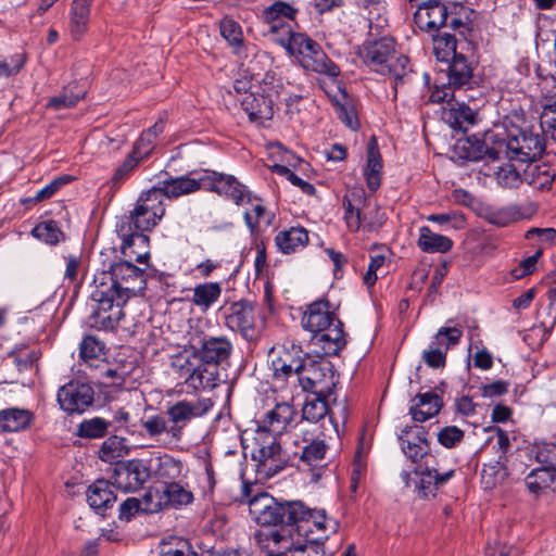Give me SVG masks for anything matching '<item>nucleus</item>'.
Segmentation results:
<instances>
[{
	"instance_id": "1",
	"label": "nucleus",
	"mask_w": 556,
	"mask_h": 556,
	"mask_svg": "<svg viewBox=\"0 0 556 556\" xmlns=\"http://www.w3.org/2000/svg\"><path fill=\"white\" fill-rule=\"evenodd\" d=\"M116 250L106 249L100 253L101 267L93 275L91 283V300L108 303L116 301L117 305H125L132 296L141 294L147 286L142 269L130 262H116Z\"/></svg>"
},
{
	"instance_id": "2",
	"label": "nucleus",
	"mask_w": 556,
	"mask_h": 556,
	"mask_svg": "<svg viewBox=\"0 0 556 556\" xmlns=\"http://www.w3.org/2000/svg\"><path fill=\"white\" fill-rule=\"evenodd\" d=\"M357 55L370 71L393 79L394 97L413 79L409 59L397 51L396 40L390 35L368 34Z\"/></svg>"
},
{
	"instance_id": "3",
	"label": "nucleus",
	"mask_w": 556,
	"mask_h": 556,
	"mask_svg": "<svg viewBox=\"0 0 556 556\" xmlns=\"http://www.w3.org/2000/svg\"><path fill=\"white\" fill-rule=\"evenodd\" d=\"M301 324L312 332V343L319 346L324 355H337L346 344L343 323L330 311L328 301L311 303Z\"/></svg>"
},
{
	"instance_id": "4",
	"label": "nucleus",
	"mask_w": 556,
	"mask_h": 556,
	"mask_svg": "<svg viewBox=\"0 0 556 556\" xmlns=\"http://www.w3.org/2000/svg\"><path fill=\"white\" fill-rule=\"evenodd\" d=\"M252 79L256 85L250 86L252 90L243 96L241 105L250 119L268 121L274 116L275 108H279L283 94V83L270 71L262 77L260 74L252 73Z\"/></svg>"
},
{
	"instance_id": "5",
	"label": "nucleus",
	"mask_w": 556,
	"mask_h": 556,
	"mask_svg": "<svg viewBox=\"0 0 556 556\" xmlns=\"http://www.w3.org/2000/svg\"><path fill=\"white\" fill-rule=\"evenodd\" d=\"M283 49L294 55L301 66L307 71L336 77L340 74L339 67L327 56L319 43L307 35L296 33Z\"/></svg>"
},
{
	"instance_id": "6",
	"label": "nucleus",
	"mask_w": 556,
	"mask_h": 556,
	"mask_svg": "<svg viewBox=\"0 0 556 556\" xmlns=\"http://www.w3.org/2000/svg\"><path fill=\"white\" fill-rule=\"evenodd\" d=\"M299 13V8L293 3L275 1L261 13L262 23L266 26V36L280 47L290 43L296 34L289 22H293Z\"/></svg>"
},
{
	"instance_id": "7",
	"label": "nucleus",
	"mask_w": 556,
	"mask_h": 556,
	"mask_svg": "<svg viewBox=\"0 0 556 556\" xmlns=\"http://www.w3.org/2000/svg\"><path fill=\"white\" fill-rule=\"evenodd\" d=\"M263 536L266 541L273 542V547L291 553L292 556H328L321 544L303 539L299 532L288 527L261 530L255 534L261 542H263Z\"/></svg>"
},
{
	"instance_id": "8",
	"label": "nucleus",
	"mask_w": 556,
	"mask_h": 556,
	"mask_svg": "<svg viewBox=\"0 0 556 556\" xmlns=\"http://www.w3.org/2000/svg\"><path fill=\"white\" fill-rule=\"evenodd\" d=\"M188 336L192 356L200 362L217 367L230 358L233 348L226 337H206L198 329L190 331Z\"/></svg>"
},
{
	"instance_id": "9",
	"label": "nucleus",
	"mask_w": 556,
	"mask_h": 556,
	"mask_svg": "<svg viewBox=\"0 0 556 556\" xmlns=\"http://www.w3.org/2000/svg\"><path fill=\"white\" fill-rule=\"evenodd\" d=\"M298 381L305 392L318 396H330L337 378L330 362L306 358L302 370L299 371Z\"/></svg>"
},
{
	"instance_id": "10",
	"label": "nucleus",
	"mask_w": 556,
	"mask_h": 556,
	"mask_svg": "<svg viewBox=\"0 0 556 556\" xmlns=\"http://www.w3.org/2000/svg\"><path fill=\"white\" fill-rule=\"evenodd\" d=\"M258 447L253 451L252 457L256 462V471L263 478H271L282 471L288 462L289 455L282 450L277 437L266 434L260 438L256 433Z\"/></svg>"
},
{
	"instance_id": "11",
	"label": "nucleus",
	"mask_w": 556,
	"mask_h": 556,
	"mask_svg": "<svg viewBox=\"0 0 556 556\" xmlns=\"http://www.w3.org/2000/svg\"><path fill=\"white\" fill-rule=\"evenodd\" d=\"M165 206L164 193L153 187L140 194L135 208L130 212V220L138 231H150L163 218Z\"/></svg>"
},
{
	"instance_id": "12",
	"label": "nucleus",
	"mask_w": 556,
	"mask_h": 556,
	"mask_svg": "<svg viewBox=\"0 0 556 556\" xmlns=\"http://www.w3.org/2000/svg\"><path fill=\"white\" fill-rule=\"evenodd\" d=\"M213 407L210 399H198L194 401L181 400L169 406L166 410L169 426V437L176 442L182 438L184 428L193 418L204 416Z\"/></svg>"
},
{
	"instance_id": "13",
	"label": "nucleus",
	"mask_w": 556,
	"mask_h": 556,
	"mask_svg": "<svg viewBox=\"0 0 556 556\" xmlns=\"http://www.w3.org/2000/svg\"><path fill=\"white\" fill-rule=\"evenodd\" d=\"M318 427L303 430L300 459L303 465L307 466L312 470V480L317 482L321 476V469L325 465L326 454L329 445L327 444L325 437L319 433L315 435Z\"/></svg>"
},
{
	"instance_id": "14",
	"label": "nucleus",
	"mask_w": 556,
	"mask_h": 556,
	"mask_svg": "<svg viewBox=\"0 0 556 556\" xmlns=\"http://www.w3.org/2000/svg\"><path fill=\"white\" fill-rule=\"evenodd\" d=\"M173 366L177 368L179 377L185 380L186 384L193 390L216 387L218 370L213 365L201 362V364L194 366L189 358H184L175 361Z\"/></svg>"
},
{
	"instance_id": "15",
	"label": "nucleus",
	"mask_w": 556,
	"mask_h": 556,
	"mask_svg": "<svg viewBox=\"0 0 556 556\" xmlns=\"http://www.w3.org/2000/svg\"><path fill=\"white\" fill-rule=\"evenodd\" d=\"M150 478V470L141 459L118 464L112 476V484L123 492L139 490Z\"/></svg>"
},
{
	"instance_id": "16",
	"label": "nucleus",
	"mask_w": 556,
	"mask_h": 556,
	"mask_svg": "<svg viewBox=\"0 0 556 556\" xmlns=\"http://www.w3.org/2000/svg\"><path fill=\"white\" fill-rule=\"evenodd\" d=\"M94 392L88 383L71 381L58 392L61 408L68 413H84L93 403Z\"/></svg>"
},
{
	"instance_id": "17",
	"label": "nucleus",
	"mask_w": 556,
	"mask_h": 556,
	"mask_svg": "<svg viewBox=\"0 0 556 556\" xmlns=\"http://www.w3.org/2000/svg\"><path fill=\"white\" fill-rule=\"evenodd\" d=\"M536 212L532 203L527 205L510 204L507 206L483 205L479 210V216L497 227H505L511 223L531 217Z\"/></svg>"
},
{
	"instance_id": "18",
	"label": "nucleus",
	"mask_w": 556,
	"mask_h": 556,
	"mask_svg": "<svg viewBox=\"0 0 556 556\" xmlns=\"http://www.w3.org/2000/svg\"><path fill=\"white\" fill-rule=\"evenodd\" d=\"M409 1L416 3L417 10L414 14V22L420 30L437 31L447 25V9L439 0Z\"/></svg>"
},
{
	"instance_id": "19",
	"label": "nucleus",
	"mask_w": 556,
	"mask_h": 556,
	"mask_svg": "<svg viewBox=\"0 0 556 556\" xmlns=\"http://www.w3.org/2000/svg\"><path fill=\"white\" fill-rule=\"evenodd\" d=\"M296 415V410L291 404L277 403L260 421L256 432L260 438L266 434L277 437L294 425Z\"/></svg>"
},
{
	"instance_id": "20",
	"label": "nucleus",
	"mask_w": 556,
	"mask_h": 556,
	"mask_svg": "<svg viewBox=\"0 0 556 556\" xmlns=\"http://www.w3.org/2000/svg\"><path fill=\"white\" fill-rule=\"evenodd\" d=\"M249 514L261 526H276L283 520L282 503L267 493H260L249 501Z\"/></svg>"
},
{
	"instance_id": "21",
	"label": "nucleus",
	"mask_w": 556,
	"mask_h": 556,
	"mask_svg": "<svg viewBox=\"0 0 556 556\" xmlns=\"http://www.w3.org/2000/svg\"><path fill=\"white\" fill-rule=\"evenodd\" d=\"M455 473L453 468L443 470L440 466H426L425 469H415L414 486L420 497L434 495L435 491L444 485Z\"/></svg>"
},
{
	"instance_id": "22",
	"label": "nucleus",
	"mask_w": 556,
	"mask_h": 556,
	"mask_svg": "<svg viewBox=\"0 0 556 556\" xmlns=\"http://www.w3.org/2000/svg\"><path fill=\"white\" fill-rule=\"evenodd\" d=\"M450 157L459 164L483 159L495 161L500 159V151L496 149V144L489 147L486 141H456L451 148Z\"/></svg>"
},
{
	"instance_id": "23",
	"label": "nucleus",
	"mask_w": 556,
	"mask_h": 556,
	"mask_svg": "<svg viewBox=\"0 0 556 556\" xmlns=\"http://www.w3.org/2000/svg\"><path fill=\"white\" fill-rule=\"evenodd\" d=\"M510 161L534 163L544 152L545 141H492Z\"/></svg>"
},
{
	"instance_id": "24",
	"label": "nucleus",
	"mask_w": 556,
	"mask_h": 556,
	"mask_svg": "<svg viewBox=\"0 0 556 556\" xmlns=\"http://www.w3.org/2000/svg\"><path fill=\"white\" fill-rule=\"evenodd\" d=\"M226 326L232 331H239L244 338L252 336L254 329V305L249 301H238L225 311Z\"/></svg>"
},
{
	"instance_id": "25",
	"label": "nucleus",
	"mask_w": 556,
	"mask_h": 556,
	"mask_svg": "<svg viewBox=\"0 0 556 556\" xmlns=\"http://www.w3.org/2000/svg\"><path fill=\"white\" fill-rule=\"evenodd\" d=\"M92 301L97 303V307L88 318L89 326L97 330H114L124 317V305H117L116 301L111 302L110 299L108 303L100 300Z\"/></svg>"
},
{
	"instance_id": "26",
	"label": "nucleus",
	"mask_w": 556,
	"mask_h": 556,
	"mask_svg": "<svg viewBox=\"0 0 556 556\" xmlns=\"http://www.w3.org/2000/svg\"><path fill=\"white\" fill-rule=\"evenodd\" d=\"M300 352L295 346H292L291 350L283 348L276 352L273 351L271 368L276 379L285 380L293 374L299 377V371L302 370L306 362Z\"/></svg>"
},
{
	"instance_id": "27",
	"label": "nucleus",
	"mask_w": 556,
	"mask_h": 556,
	"mask_svg": "<svg viewBox=\"0 0 556 556\" xmlns=\"http://www.w3.org/2000/svg\"><path fill=\"white\" fill-rule=\"evenodd\" d=\"M399 441L403 453L413 463L418 462L428 453L429 444L422 427L413 426L402 430Z\"/></svg>"
},
{
	"instance_id": "28",
	"label": "nucleus",
	"mask_w": 556,
	"mask_h": 556,
	"mask_svg": "<svg viewBox=\"0 0 556 556\" xmlns=\"http://www.w3.org/2000/svg\"><path fill=\"white\" fill-rule=\"evenodd\" d=\"M39 358V351L27 345H16L4 358L2 368L9 369L14 366L15 370L5 379V382L14 383L17 381V375L31 368Z\"/></svg>"
},
{
	"instance_id": "29",
	"label": "nucleus",
	"mask_w": 556,
	"mask_h": 556,
	"mask_svg": "<svg viewBox=\"0 0 556 556\" xmlns=\"http://www.w3.org/2000/svg\"><path fill=\"white\" fill-rule=\"evenodd\" d=\"M383 167V160L377 141H369L366 149L363 176L367 188L372 192L377 191L381 186Z\"/></svg>"
},
{
	"instance_id": "30",
	"label": "nucleus",
	"mask_w": 556,
	"mask_h": 556,
	"mask_svg": "<svg viewBox=\"0 0 556 556\" xmlns=\"http://www.w3.org/2000/svg\"><path fill=\"white\" fill-rule=\"evenodd\" d=\"M154 149L152 141H136L131 152L125 159L123 164L115 170L112 177L113 187L119 186L129 175V173L146 159Z\"/></svg>"
},
{
	"instance_id": "31",
	"label": "nucleus",
	"mask_w": 556,
	"mask_h": 556,
	"mask_svg": "<svg viewBox=\"0 0 556 556\" xmlns=\"http://www.w3.org/2000/svg\"><path fill=\"white\" fill-rule=\"evenodd\" d=\"M415 404L409 408L413 419L425 422L439 414L442 408V399L434 392L419 393L414 399Z\"/></svg>"
},
{
	"instance_id": "32",
	"label": "nucleus",
	"mask_w": 556,
	"mask_h": 556,
	"mask_svg": "<svg viewBox=\"0 0 556 556\" xmlns=\"http://www.w3.org/2000/svg\"><path fill=\"white\" fill-rule=\"evenodd\" d=\"M443 121L456 131L466 134L477 124V113L465 103H456L443 111Z\"/></svg>"
},
{
	"instance_id": "33",
	"label": "nucleus",
	"mask_w": 556,
	"mask_h": 556,
	"mask_svg": "<svg viewBox=\"0 0 556 556\" xmlns=\"http://www.w3.org/2000/svg\"><path fill=\"white\" fill-rule=\"evenodd\" d=\"M308 240V232L305 228L290 227L276 235L275 244L281 253L291 254L303 250Z\"/></svg>"
},
{
	"instance_id": "34",
	"label": "nucleus",
	"mask_w": 556,
	"mask_h": 556,
	"mask_svg": "<svg viewBox=\"0 0 556 556\" xmlns=\"http://www.w3.org/2000/svg\"><path fill=\"white\" fill-rule=\"evenodd\" d=\"M368 21V34L380 35L389 26L386 3L382 0H357Z\"/></svg>"
},
{
	"instance_id": "35",
	"label": "nucleus",
	"mask_w": 556,
	"mask_h": 556,
	"mask_svg": "<svg viewBox=\"0 0 556 556\" xmlns=\"http://www.w3.org/2000/svg\"><path fill=\"white\" fill-rule=\"evenodd\" d=\"M34 414L25 408L10 407L0 410V431L20 432L26 430L34 421Z\"/></svg>"
},
{
	"instance_id": "36",
	"label": "nucleus",
	"mask_w": 556,
	"mask_h": 556,
	"mask_svg": "<svg viewBox=\"0 0 556 556\" xmlns=\"http://www.w3.org/2000/svg\"><path fill=\"white\" fill-rule=\"evenodd\" d=\"M91 5L87 3L73 2L68 12V30L75 41H80L89 29Z\"/></svg>"
},
{
	"instance_id": "37",
	"label": "nucleus",
	"mask_w": 556,
	"mask_h": 556,
	"mask_svg": "<svg viewBox=\"0 0 556 556\" xmlns=\"http://www.w3.org/2000/svg\"><path fill=\"white\" fill-rule=\"evenodd\" d=\"M201 182L198 179L188 176L169 177L159 182V189L164 193V201L166 199L178 198L185 194L192 193L199 190Z\"/></svg>"
},
{
	"instance_id": "38",
	"label": "nucleus",
	"mask_w": 556,
	"mask_h": 556,
	"mask_svg": "<svg viewBox=\"0 0 556 556\" xmlns=\"http://www.w3.org/2000/svg\"><path fill=\"white\" fill-rule=\"evenodd\" d=\"M112 482L99 479L94 481L87 490V502L94 510H102L111 507L115 501Z\"/></svg>"
},
{
	"instance_id": "39",
	"label": "nucleus",
	"mask_w": 556,
	"mask_h": 556,
	"mask_svg": "<svg viewBox=\"0 0 556 556\" xmlns=\"http://www.w3.org/2000/svg\"><path fill=\"white\" fill-rule=\"evenodd\" d=\"M418 248L426 253H446L453 247V241L443 235L433 232L428 226L419 228Z\"/></svg>"
},
{
	"instance_id": "40",
	"label": "nucleus",
	"mask_w": 556,
	"mask_h": 556,
	"mask_svg": "<svg viewBox=\"0 0 556 556\" xmlns=\"http://www.w3.org/2000/svg\"><path fill=\"white\" fill-rule=\"evenodd\" d=\"M448 65V81L454 88L460 89L470 84L472 79L473 67L472 64L467 60L465 55L455 54L452 58Z\"/></svg>"
},
{
	"instance_id": "41",
	"label": "nucleus",
	"mask_w": 556,
	"mask_h": 556,
	"mask_svg": "<svg viewBox=\"0 0 556 556\" xmlns=\"http://www.w3.org/2000/svg\"><path fill=\"white\" fill-rule=\"evenodd\" d=\"M212 190L225 195L239 204L244 198V186L233 176L214 173L212 178Z\"/></svg>"
},
{
	"instance_id": "42",
	"label": "nucleus",
	"mask_w": 556,
	"mask_h": 556,
	"mask_svg": "<svg viewBox=\"0 0 556 556\" xmlns=\"http://www.w3.org/2000/svg\"><path fill=\"white\" fill-rule=\"evenodd\" d=\"M219 30L223 38L232 48L233 53L239 56L247 55L243 31L240 24L231 17H224L219 23Z\"/></svg>"
},
{
	"instance_id": "43",
	"label": "nucleus",
	"mask_w": 556,
	"mask_h": 556,
	"mask_svg": "<svg viewBox=\"0 0 556 556\" xmlns=\"http://www.w3.org/2000/svg\"><path fill=\"white\" fill-rule=\"evenodd\" d=\"M222 294V286L218 282H204L193 288L191 302L202 311H207L218 301Z\"/></svg>"
},
{
	"instance_id": "44",
	"label": "nucleus",
	"mask_w": 556,
	"mask_h": 556,
	"mask_svg": "<svg viewBox=\"0 0 556 556\" xmlns=\"http://www.w3.org/2000/svg\"><path fill=\"white\" fill-rule=\"evenodd\" d=\"M279 104L285 105V113L291 121L303 124L306 122V118L303 116L302 111L306 110L309 105L312 106L313 101L301 94H289L283 89V94L281 96Z\"/></svg>"
},
{
	"instance_id": "45",
	"label": "nucleus",
	"mask_w": 556,
	"mask_h": 556,
	"mask_svg": "<svg viewBox=\"0 0 556 556\" xmlns=\"http://www.w3.org/2000/svg\"><path fill=\"white\" fill-rule=\"evenodd\" d=\"M555 480L556 468L541 466L539 468L532 469L531 472L526 477V485L530 492L538 494L541 491L549 488Z\"/></svg>"
},
{
	"instance_id": "46",
	"label": "nucleus",
	"mask_w": 556,
	"mask_h": 556,
	"mask_svg": "<svg viewBox=\"0 0 556 556\" xmlns=\"http://www.w3.org/2000/svg\"><path fill=\"white\" fill-rule=\"evenodd\" d=\"M275 215L263 204H252L251 210L244 212V220L252 233L265 230L274 220Z\"/></svg>"
},
{
	"instance_id": "47",
	"label": "nucleus",
	"mask_w": 556,
	"mask_h": 556,
	"mask_svg": "<svg viewBox=\"0 0 556 556\" xmlns=\"http://www.w3.org/2000/svg\"><path fill=\"white\" fill-rule=\"evenodd\" d=\"M165 505L172 508H180L193 501V494L177 482L163 483Z\"/></svg>"
},
{
	"instance_id": "48",
	"label": "nucleus",
	"mask_w": 556,
	"mask_h": 556,
	"mask_svg": "<svg viewBox=\"0 0 556 556\" xmlns=\"http://www.w3.org/2000/svg\"><path fill=\"white\" fill-rule=\"evenodd\" d=\"M127 452L125 439L111 435L102 443L99 450V458L105 463H115L123 458Z\"/></svg>"
},
{
	"instance_id": "49",
	"label": "nucleus",
	"mask_w": 556,
	"mask_h": 556,
	"mask_svg": "<svg viewBox=\"0 0 556 556\" xmlns=\"http://www.w3.org/2000/svg\"><path fill=\"white\" fill-rule=\"evenodd\" d=\"M329 396L313 395L306 399L302 408L303 419L316 424L328 414L327 399Z\"/></svg>"
},
{
	"instance_id": "50",
	"label": "nucleus",
	"mask_w": 556,
	"mask_h": 556,
	"mask_svg": "<svg viewBox=\"0 0 556 556\" xmlns=\"http://www.w3.org/2000/svg\"><path fill=\"white\" fill-rule=\"evenodd\" d=\"M283 520L281 523L291 526L300 521H309L312 509L301 501L282 503Z\"/></svg>"
},
{
	"instance_id": "51",
	"label": "nucleus",
	"mask_w": 556,
	"mask_h": 556,
	"mask_svg": "<svg viewBox=\"0 0 556 556\" xmlns=\"http://www.w3.org/2000/svg\"><path fill=\"white\" fill-rule=\"evenodd\" d=\"M433 52L439 61L450 62L455 58L456 39L448 33H442L433 38Z\"/></svg>"
},
{
	"instance_id": "52",
	"label": "nucleus",
	"mask_w": 556,
	"mask_h": 556,
	"mask_svg": "<svg viewBox=\"0 0 556 556\" xmlns=\"http://www.w3.org/2000/svg\"><path fill=\"white\" fill-rule=\"evenodd\" d=\"M31 235L38 240L51 245L58 244L64 238V233L54 220L39 223L33 228Z\"/></svg>"
},
{
	"instance_id": "53",
	"label": "nucleus",
	"mask_w": 556,
	"mask_h": 556,
	"mask_svg": "<svg viewBox=\"0 0 556 556\" xmlns=\"http://www.w3.org/2000/svg\"><path fill=\"white\" fill-rule=\"evenodd\" d=\"M65 270L63 274L64 281L71 285H78L84 276L85 267L80 253H70L64 255Z\"/></svg>"
},
{
	"instance_id": "54",
	"label": "nucleus",
	"mask_w": 556,
	"mask_h": 556,
	"mask_svg": "<svg viewBox=\"0 0 556 556\" xmlns=\"http://www.w3.org/2000/svg\"><path fill=\"white\" fill-rule=\"evenodd\" d=\"M462 336L463 331L458 327L445 326L438 330L431 343L438 348H442L443 351L447 353L452 346H455L459 343Z\"/></svg>"
},
{
	"instance_id": "55",
	"label": "nucleus",
	"mask_w": 556,
	"mask_h": 556,
	"mask_svg": "<svg viewBox=\"0 0 556 556\" xmlns=\"http://www.w3.org/2000/svg\"><path fill=\"white\" fill-rule=\"evenodd\" d=\"M140 504L142 506V513L147 514L157 513L166 508L163 484L161 486L150 488L140 500Z\"/></svg>"
},
{
	"instance_id": "56",
	"label": "nucleus",
	"mask_w": 556,
	"mask_h": 556,
	"mask_svg": "<svg viewBox=\"0 0 556 556\" xmlns=\"http://www.w3.org/2000/svg\"><path fill=\"white\" fill-rule=\"evenodd\" d=\"M109 422L100 417L86 419L80 422L77 434L81 438L98 439L108 432Z\"/></svg>"
},
{
	"instance_id": "57",
	"label": "nucleus",
	"mask_w": 556,
	"mask_h": 556,
	"mask_svg": "<svg viewBox=\"0 0 556 556\" xmlns=\"http://www.w3.org/2000/svg\"><path fill=\"white\" fill-rule=\"evenodd\" d=\"M168 422L169 420H167L163 415L156 414L142 419L141 426L150 438H159L164 433L169 437L170 425H168Z\"/></svg>"
},
{
	"instance_id": "58",
	"label": "nucleus",
	"mask_w": 556,
	"mask_h": 556,
	"mask_svg": "<svg viewBox=\"0 0 556 556\" xmlns=\"http://www.w3.org/2000/svg\"><path fill=\"white\" fill-rule=\"evenodd\" d=\"M495 178L503 188H518L522 182L520 173L511 164L501 166L495 174Z\"/></svg>"
},
{
	"instance_id": "59",
	"label": "nucleus",
	"mask_w": 556,
	"mask_h": 556,
	"mask_svg": "<svg viewBox=\"0 0 556 556\" xmlns=\"http://www.w3.org/2000/svg\"><path fill=\"white\" fill-rule=\"evenodd\" d=\"M271 172L286 177L293 186L299 187L305 194L314 195L316 192L315 187L295 175L289 167L280 164L270 166Z\"/></svg>"
},
{
	"instance_id": "60",
	"label": "nucleus",
	"mask_w": 556,
	"mask_h": 556,
	"mask_svg": "<svg viewBox=\"0 0 556 556\" xmlns=\"http://www.w3.org/2000/svg\"><path fill=\"white\" fill-rule=\"evenodd\" d=\"M309 521L313 522L317 530L327 532L324 539H328L330 533H336L339 529V522L327 516L325 509H312V517Z\"/></svg>"
},
{
	"instance_id": "61",
	"label": "nucleus",
	"mask_w": 556,
	"mask_h": 556,
	"mask_svg": "<svg viewBox=\"0 0 556 556\" xmlns=\"http://www.w3.org/2000/svg\"><path fill=\"white\" fill-rule=\"evenodd\" d=\"M532 453L542 466L556 468V444L549 442L536 443Z\"/></svg>"
},
{
	"instance_id": "62",
	"label": "nucleus",
	"mask_w": 556,
	"mask_h": 556,
	"mask_svg": "<svg viewBox=\"0 0 556 556\" xmlns=\"http://www.w3.org/2000/svg\"><path fill=\"white\" fill-rule=\"evenodd\" d=\"M156 473L161 479H176L181 473V463L168 455L159 457Z\"/></svg>"
},
{
	"instance_id": "63",
	"label": "nucleus",
	"mask_w": 556,
	"mask_h": 556,
	"mask_svg": "<svg viewBox=\"0 0 556 556\" xmlns=\"http://www.w3.org/2000/svg\"><path fill=\"white\" fill-rule=\"evenodd\" d=\"M541 127L546 137L556 139V102L548 101L544 104L541 115Z\"/></svg>"
},
{
	"instance_id": "64",
	"label": "nucleus",
	"mask_w": 556,
	"mask_h": 556,
	"mask_svg": "<svg viewBox=\"0 0 556 556\" xmlns=\"http://www.w3.org/2000/svg\"><path fill=\"white\" fill-rule=\"evenodd\" d=\"M104 354V344L93 336H87L80 343V356L85 361L98 359Z\"/></svg>"
}]
</instances>
